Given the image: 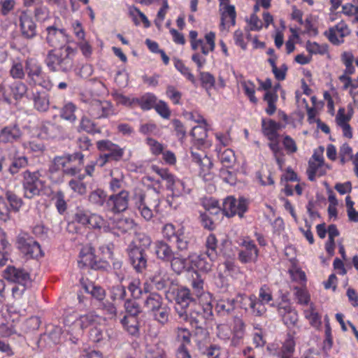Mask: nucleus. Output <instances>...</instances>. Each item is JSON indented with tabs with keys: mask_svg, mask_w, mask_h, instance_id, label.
Wrapping results in <instances>:
<instances>
[{
	"mask_svg": "<svg viewBox=\"0 0 358 358\" xmlns=\"http://www.w3.org/2000/svg\"><path fill=\"white\" fill-rule=\"evenodd\" d=\"M41 132L42 135L48 138H64L66 134L62 126L51 122H44L41 127Z\"/></svg>",
	"mask_w": 358,
	"mask_h": 358,
	"instance_id": "obj_25",
	"label": "nucleus"
},
{
	"mask_svg": "<svg viewBox=\"0 0 358 358\" xmlns=\"http://www.w3.org/2000/svg\"><path fill=\"white\" fill-rule=\"evenodd\" d=\"M150 315L159 324L164 325L169 320L170 308L166 304L164 303Z\"/></svg>",
	"mask_w": 358,
	"mask_h": 358,
	"instance_id": "obj_36",
	"label": "nucleus"
},
{
	"mask_svg": "<svg viewBox=\"0 0 358 358\" xmlns=\"http://www.w3.org/2000/svg\"><path fill=\"white\" fill-rule=\"evenodd\" d=\"M168 189L172 192L173 196H180L189 192L188 189H186L185 184L183 181L175 178L173 183H171L168 187Z\"/></svg>",
	"mask_w": 358,
	"mask_h": 358,
	"instance_id": "obj_47",
	"label": "nucleus"
},
{
	"mask_svg": "<svg viewBox=\"0 0 358 358\" xmlns=\"http://www.w3.org/2000/svg\"><path fill=\"white\" fill-rule=\"evenodd\" d=\"M83 102L86 104L87 113L93 119L107 118L115 114L113 106L108 101L88 99Z\"/></svg>",
	"mask_w": 358,
	"mask_h": 358,
	"instance_id": "obj_4",
	"label": "nucleus"
},
{
	"mask_svg": "<svg viewBox=\"0 0 358 358\" xmlns=\"http://www.w3.org/2000/svg\"><path fill=\"white\" fill-rule=\"evenodd\" d=\"M241 86L245 94L248 97L250 101L253 103H257L258 100L255 96V84L250 80H244L241 82Z\"/></svg>",
	"mask_w": 358,
	"mask_h": 358,
	"instance_id": "obj_55",
	"label": "nucleus"
},
{
	"mask_svg": "<svg viewBox=\"0 0 358 358\" xmlns=\"http://www.w3.org/2000/svg\"><path fill=\"white\" fill-rule=\"evenodd\" d=\"M25 71L31 83L34 85H38L43 88L50 90L52 84L43 71L41 64L34 59L26 60Z\"/></svg>",
	"mask_w": 358,
	"mask_h": 358,
	"instance_id": "obj_5",
	"label": "nucleus"
},
{
	"mask_svg": "<svg viewBox=\"0 0 358 358\" xmlns=\"http://www.w3.org/2000/svg\"><path fill=\"white\" fill-rule=\"evenodd\" d=\"M176 334L177 340L181 343L177 351H179L181 348L185 351H188L186 346L191 342L190 331L186 328L178 327L176 329Z\"/></svg>",
	"mask_w": 358,
	"mask_h": 358,
	"instance_id": "obj_40",
	"label": "nucleus"
},
{
	"mask_svg": "<svg viewBox=\"0 0 358 358\" xmlns=\"http://www.w3.org/2000/svg\"><path fill=\"white\" fill-rule=\"evenodd\" d=\"M145 358H167L165 351L158 345L148 348Z\"/></svg>",
	"mask_w": 358,
	"mask_h": 358,
	"instance_id": "obj_64",
	"label": "nucleus"
},
{
	"mask_svg": "<svg viewBox=\"0 0 358 358\" xmlns=\"http://www.w3.org/2000/svg\"><path fill=\"white\" fill-rule=\"evenodd\" d=\"M17 248L28 259H36L44 255L39 243L27 233H20L17 238Z\"/></svg>",
	"mask_w": 358,
	"mask_h": 358,
	"instance_id": "obj_6",
	"label": "nucleus"
},
{
	"mask_svg": "<svg viewBox=\"0 0 358 358\" xmlns=\"http://www.w3.org/2000/svg\"><path fill=\"white\" fill-rule=\"evenodd\" d=\"M99 320V316L94 313L80 315L71 322L67 331L71 335L80 336L83 334L85 329L96 324Z\"/></svg>",
	"mask_w": 358,
	"mask_h": 358,
	"instance_id": "obj_12",
	"label": "nucleus"
},
{
	"mask_svg": "<svg viewBox=\"0 0 358 358\" xmlns=\"http://www.w3.org/2000/svg\"><path fill=\"white\" fill-rule=\"evenodd\" d=\"M218 158L226 168H231L236 162L234 152L231 149H225L222 152L218 155Z\"/></svg>",
	"mask_w": 358,
	"mask_h": 358,
	"instance_id": "obj_48",
	"label": "nucleus"
},
{
	"mask_svg": "<svg viewBox=\"0 0 358 358\" xmlns=\"http://www.w3.org/2000/svg\"><path fill=\"white\" fill-rule=\"evenodd\" d=\"M136 226L134 220L129 217L118 216L113 221V228L124 234L133 229Z\"/></svg>",
	"mask_w": 358,
	"mask_h": 358,
	"instance_id": "obj_30",
	"label": "nucleus"
},
{
	"mask_svg": "<svg viewBox=\"0 0 358 358\" xmlns=\"http://www.w3.org/2000/svg\"><path fill=\"white\" fill-rule=\"evenodd\" d=\"M188 259L192 266L198 268L203 272H208L211 270L213 262L216 259H211L207 255V252L201 253L199 255L192 254L189 255Z\"/></svg>",
	"mask_w": 358,
	"mask_h": 358,
	"instance_id": "obj_23",
	"label": "nucleus"
},
{
	"mask_svg": "<svg viewBox=\"0 0 358 358\" xmlns=\"http://www.w3.org/2000/svg\"><path fill=\"white\" fill-rule=\"evenodd\" d=\"M295 349V341L289 336L283 343L278 353V358H292Z\"/></svg>",
	"mask_w": 358,
	"mask_h": 358,
	"instance_id": "obj_38",
	"label": "nucleus"
},
{
	"mask_svg": "<svg viewBox=\"0 0 358 358\" xmlns=\"http://www.w3.org/2000/svg\"><path fill=\"white\" fill-rule=\"evenodd\" d=\"M208 320L200 312L192 313L188 315V320H185L189 322L193 327L196 329H203V326L206 324V320Z\"/></svg>",
	"mask_w": 358,
	"mask_h": 358,
	"instance_id": "obj_52",
	"label": "nucleus"
},
{
	"mask_svg": "<svg viewBox=\"0 0 358 358\" xmlns=\"http://www.w3.org/2000/svg\"><path fill=\"white\" fill-rule=\"evenodd\" d=\"M238 299H239L238 302L242 309L246 311L250 310L251 313L254 316L262 317L260 306L256 301V295L238 294L237 296Z\"/></svg>",
	"mask_w": 358,
	"mask_h": 358,
	"instance_id": "obj_24",
	"label": "nucleus"
},
{
	"mask_svg": "<svg viewBox=\"0 0 358 358\" xmlns=\"http://www.w3.org/2000/svg\"><path fill=\"white\" fill-rule=\"evenodd\" d=\"M127 252L130 263L135 271L138 273H143L147 267L148 262V257L145 251L127 248Z\"/></svg>",
	"mask_w": 358,
	"mask_h": 358,
	"instance_id": "obj_21",
	"label": "nucleus"
},
{
	"mask_svg": "<svg viewBox=\"0 0 358 358\" xmlns=\"http://www.w3.org/2000/svg\"><path fill=\"white\" fill-rule=\"evenodd\" d=\"M278 96L275 92H266L264 96V100L266 101L268 106L265 109L266 113L268 115H272L276 110L275 103L278 101Z\"/></svg>",
	"mask_w": 358,
	"mask_h": 358,
	"instance_id": "obj_51",
	"label": "nucleus"
},
{
	"mask_svg": "<svg viewBox=\"0 0 358 358\" xmlns=\"http://www.w3.org/2000/svg\"><path fill=\"white\" fill-rule=\"evenodd\" d=\"M90 338L94 343H100L108 341L109 336L101 328L94 327L90 329Z\"/></svg>",
	"mask_w": 358,
	"mask_h": 358,
	"instance_id": "obj_53",
	"label": "nucleus"
},
{
	"mask_svg": "<svg viewBox=\"0 0 358 358\" xmlns=\"http://www.w3.org/2000/svg\"><path fill=\"white\" fill-rule=\"evenodd\" d=\"M78 264L80 268L90 267L94 270L108 271L110 264L108 261L97 259L91 249H82L80 252Z\"/></svg>",
	"mask_w": 358,
	"mask_h": 358,
	"instance_id": "obj_8",
	"label": "nucleus"
},
{
	"mask_svg": "<svg viewBox=\"0 0 358 358\" xmlns=\"http://www.w3.org/2000/svg\"><path fill=\"white\" fill-rule=\"evenodd\" d=\"M217 239L215 234H210L207 236L205 246L206 252L211 259H217Z\"/></svg>",
	"mask_w": 358,
	"mask_h": 358,
	"instance_id": "obj_37",
	"label": "nucleus"
},
{
	"mask_svg": "<svg viewBox=\"0 0 358 358\" xmlns=\"http://www.w3.org/2000/svg\"><path fill=\"white\" fill-rule=\"evenodd\" d=\"M174 242L178 250L185 251L188 249L190 241L188 236L185 233L184 227H182L178 229V234L174 238Z\"/></svg>",
	"mask_w": 358,
	"mask_h": 358,
	"instance_id": "obj_42",
	"label": "nucleus"
},
{
	"mask_svg": "<svg viewBox=\"0 0 358 358\" xmlns=\"http://www.w3.org/2000/svg\"><path fill=\"white\" fill-rule=\"evenodd\" d=\"M239 245L241 249L238 253V259L242 264L257 262L259 257V250L254 241L245 237Z\"/></svg>",
	"mask_w": 358,
	"mask_h": 358,
	"instance_id": "obj_10",
	"label": "nucleus"
},
{
	"mask_svg": "<svg viewBox=\"0 0 358 358\" xmlns=\"http://www.w3.org/2000/svg\"><path fill=\"white\" fill-rule=\"evenodd\" d=\"M97 148L105 153L110 161L120 162L124 154V148L108 140H102L97 142Z\"/></svg>",
	"mask_w": 358,
	"mask_h": 358,
	"instance_id": "obj_17",
	"label": "nucleus"
},
{
	"mask_svg": "<svg viewBox=\"0 0 358 358\" xmlns=\"http://www.w3.org/2000/svg\"><path fill=\"white\" fill-rule=\"evenodd\" d=\"M28 165V159L24 156L15 157L9 166L8 172L14 176L17 174L20 169L25 168Z\"/></svg>",
	"mask_w": 358,
	"mask_h": 358,
	"instance_id": "obj_46",
	"label": "nucleus"
},
{
	"mask_svg": "<svg viewBox=\"0 0 358 358\" xmlns=\"http://www.w3.org/2000/svg\"><path fill=\"white\" fill-rule=\"evenodd\" d=\"M270 306L277 308L278 315L287 327H292L296 324L299 320L298 313L288 301L282 299L277 305L272 303Z\"/></svg>",
	"mask_w": 358,
	"mask_h": 358,
	"instance_id": "obj_11",
	"label": "nucleus"
},
{
	"mask_svg": "<svg viewBox=\"0 0 358 358\" xmlns=\"http://www.w3.org/2000/svg\"><path fill=\"white\" fill-rule=\"evenodd\" d=\"M236 301L234 299H221L217 301L215 309L221 315L229 314L235 309Z\"/></svg>",
	"mask_w": 358,
	"mask_h": 358,
	"instance_id": "obj_39",
	"label": "nucleus"
},
{
	"mask_svg": "<svg viewBox=\"0 0 358 358\" xmlns=\"http://www.w3.org/2000/svg\"><path fill=\"white\" fill-rule=\"evenodd\" d=\"M48 44L55 48L50 50L44 59L48 70L51 72H69L74 66L73 59L77 50L69 45L65 46L70 41V36L66 29H59L55 25L46 28Z\"/></svg>",
	"mask_w": 358,
	"mask_h": 358,
	"instance_id": "obj_1",
	"label": "nucleus"
},
{
	"mask_svg": "<svg viewBox=\"0 0 358 358\" xmlns=\"http://www.w3.org/2000/svg\"><path fill=\"white\" fill-rule=\"evenodd\" d=\"M76 106L72 102H69L61 108L60 117L64 120L73 122L76 120Z\"/></svg>",
	"mask_w": 358,
	"mask_h": 358,
	"instance_id": "obj_50",
	"label": "nucleus"
},
{
	"mask_svg": "<svg viewBox=\"0 0 358 358\" xmlns=\"http://www.w3.org/2000/svg\"><path fill=\"white\" fill-rule=\"evenodd\" d=\"M248 200L244 197H240L238 200L232 196H227L222 204L223 213L228 217L238 215L243 217L248 209Z\"/></svg>",
	"mask_w": 358,
	"mask_h": 358,
	"instance_id": "obj_7",
	"label": "nucleus"
},
{
	"mask_svg": "<svg viewBox=\"0 0 358 358\" xmlns=\"http://www.w3.org/2000/svg\"><path fill=\"white\" fill-rule=\"evenodd\" d=\"M191 135L199 145H203L207 137V131L203 126H195L192 129Z\"/></svg>",
	"mask_w": 358,
	"mask_h": 358,
	"instance_id": "obj_58",
	"label": "nucleus"
},
{
	"mask_svg": "<svg viewBox=\"0 0 358 358\" xmlns=\"http://www.w3.org/2000/svg\"><path fill=\"white\" fill-rule=\"evenodd\" d=\"M219 12L221 15L220 27L222 30L235 26L236 12L234 6L224 5V6H220Z\"/></svg>",
	"mask_w": 358,
	"mask_h": 358,
	"instance_id": "obj_22",
	"label": "nucleus"
},
{
	"mask_svg": "<svg viewBox=\"0 0 358 358\" xmlns=\"http://www.w3.org/2000/svg\"><path fill=\"white\" fill-rule=\"evenodd\" d=\"M192 161L199 166V176L206 181L210 180L213 178L211 169L213 168V162L203 151L191 152Z\"/></svg>",
	"mask_w": 358,
	"mask_h": 358,
	"instance_id": "obj_14",
	"label": "nucleus"
},
{
	"mask_svg": "<svg viewBox=\"0 0 358 358\" xmlns=\"http://www.w3.org/2000/svg\"><path fill=\"white\" fill-rule=\"evenodd\" d=\"M173 63L175 68L186 78L190 81L193 85L196 84V80L194 76L191 73L189 67L186 66L181 59L173 58Z\"/></svg>",
	"mask_w": 358,
	"mask_h": 358,
	"instance_id": "obj_45",
	"label": "nucleus"
},
{
	"mask_svg": "<svg viewBox=\"0 0 358 358\" xmlns=\"http://www.w3.org/2000/svg\"><path fill=\"white\" fill-rule=\"evenodd\" d=\"M87 227L92 229H101L106 227V221L99 215L90 213Z\"/></svg>",
	"mask_w": 358,
	"mask_h": 358,
	"instance_id": "obj_59",
	"label": "nucleus"
},
{
	"mask_svg": "<svg viewBox=\"0 0 358 358\" xmlns=\"http://www.w3.org/2000/svg\"><path fill=\"white\" fill-rule=\"evenodd\" d=\"M350 33V30L348 25L341 21L333 27H331L329 31H325L324 34L328 38L329 41L334 44L338 45L343 42V38Z\"/></svg>",
	"mask_w": 358,
	"mask_h": 358,
	"instance_id": "obj_19",
	"label": "nucleus"
},
{
	"mask_svg": "<svg viewBox=\"0 0 358 358\" xmlns=\"http://www.w3.org/2000/svg\"><path fill=\"white\" fill-rule=\"evenodd\" d=\"M129 193L127 190H122L117 194L110 195L106 201L105 206L106 210L113 213L124 212L128 208Z\"/></svg>",
	"mask_w": 358,
	"mask_h": 358,
	"instance_id": "obj_13",
	"label": "nucleus"
},
{
	"mask_svg": "<svg viewBox=\"0 0 358 358\" xmlns=\"http://www.w3.org/2000/svg\"><path fill=\"white\" fill-rule=\"evenodd\" d=\"M32 100L34 106L39 112H45L49 108V96L45 92L33 91Z\"/></svg>",
	"mask_w": 358,
	"mask_h": 358,
	"instance_id": "obj_29",
	"label": "nucleus"
},
{
	"mask_svg": "<svg viewBox=\"0 0 358 358\" xmlns=\"http://www.w3.org/2000/svg\"><path fill=\"white\" fill-rule=\"evenodd\" d=\"M273 299V294L270 287L266 285H262L259 290L258 297L256 296L257 303L260 306L262 316L264 315L267 311L265 305L269 304Z\"/></svg>",
	"mask_w": 358,
	"mask_h": 358,
	"instance_id": "obj_27",
	"label": "nucleus"
},
{
	"mask_svg": "<svg viewBox=\"0 0 358 358\" xmlns=\"http://www.w3.org/2000/svg\"><path fill=\"white\" fill-rule=\"evenodd\" d=\"M280 129V123L271 119L267 120L265 119L262 120V133L270 141H273L278 138L279 134L278 131Z\"/></svg>",
	"mask_w": 358,
	"mask_h": 358,
	"instance_id": "obj_26",
	"label": "nucleus"
},
{
	"mask_svg": "<svg viewBox=\"0 0 358 358\" xmlns=\"http://www.w3.org/2000/svg\"><path fill=\"white\" fill-rule=\"evenodd\" d=\"M106 196L107 194L105 191L101 189H96L90 193L88 201L92 205L101 207L103 206L105 203H106Z\"/></svg>",
	"mask_w": 358,
	"mask_h": 358,
	"instance_id": "obj_41",
	"label": "nucleus"
},
{
	"mask_svg": "<svg viewBox=\"0 0 358 358\" xmlns=\"http://www.w3.org/2000/svg\"><path fill=\"white\" fill-rule=\"evenodd\" d=\"M6 197L10 203V208L14 212H18L23 205L22 199L11 191L6 192Z\"/></svg>",
	"mask_w": 358,
	"mask_h": 358,
	"instance_id": "obj_54",
	"label": "nucleus"
},
{
	"mask_svg": "<svg viewBox=\"0 0 358 358\" xmlns=\"http://www.w3.org/2000/svg\"><path fill=\"white\" fill-rule=\"evenodd\" d=\"M53 200L59 213L63 214L67 208L64 192L62 191H57L54 196Z\"/></svg>",
	"mask_w": 358,
	"mask_h": 358,
	"instance_id": "obj_62",
	"label": "nucleus"
},
{
	"mask_svg": "<svg viewBox=\"0 0 358 358\" xmlns=\"http://www.w3.org/2000/svg\"><path fill=\"white\" fill-rule=\"evenodd\" d=\"M168 262L171 263V269L177 274L182 273L186 268L187 259L178 253H176Z\"/></svg>",
	"mask_w": 358,
	"mask_h": 358,
	"instance_id": "obj_43",
	"label": "nucleus"
},
{
	"mask_svg": "<svg viewBox=\"0 0 358 358\" xmlns=\"http://www.w3.org/2000/svg\"><path fill=\"white\" fill-rule=\"evenodd\" d=\"M152 170L159 176L163 180L166 182V187L171 183H173V180L176 178V177L167 169H163L157 165H152Z\"/></svg>",
	"mask_w": 358,
	"mask_h": 358,
	"instance_id": "obj_56",
	"label": "nucleus"
},
{
	"mask_svg": "<svg viewBox=\"0 0 358 358\" xmlns=\"http://www.w3.org/2000/svg\"><path fill=\"white\" fill-rule=\"evenodd\" d=\"M84 178V176H80L79 179H71L69 182V187L74 192L80 195L85 194L87 192V186L82 182Z\"/></svg>",
	"mask_w": 358,
	"mask_h": 358,
	"instance_id": "obj_57",
	"label": "nucleus"
},
{
	"mask_svg": "<svg viewBox=\"0 0 358 358\" xmlns=\"http://www.w3.org/2000/svg\"><path fill=\"white\" fill-rule=\"evenodd\" d=\"M23 131L17 123L6 125L0 129V143H17L21 141Z\"/></svg>",
	"mask_w": 358,
	"mask_h": 358,
	"instance_id": "obj_16",
	"label": "nucleus"
},
{
	"mask_svg": "<svg viewBox=\"0 0 358 358\" xmlns=\"http://www.w3.org/2000/svg\"><path fill=\"white\" fill-rule=\"evenodd\" d=\"M157 101V96L152 93H145L140 97H135L133 101L143 110H149L154 108Z\"/></svg>",
	"mask_w": 358,
	"mask_h": 358,
	"instance_id": "obj_32",
	"label": "nucleus"
},
{
	"mask_svg": "<svg viewBox=\"0 0 358 358\" xmlns=\"http://www.w3.org/2000/svg\"><path fill=\"white\" fill-rule=\"evenodd\" d=\"M22 190L24 197L31 199L41 194L45 187V181L42 179L39 171L26 170L22 173Z\"/></svg>",
	"mask_w": 358,
	"mask_h": 358,
	"instance_id": "obj_3",
	"label": "nucleus"
},
{
	"mask_svg": "<svg viewBox=\"0 0 358 358\" xmlns=\"http://www.w3.org/2000/svg\"><path fill=\"white\" fill-rule=\"evenodd\" d=\"M152 241L150 236L144 233H136L135 236L129 245V249H138L141 251H145L151 245Z\"/></svg>",
	"mask_w": 358,
	"mask_h": 358,
	"instance_id": "obj_31",
	"label": "nucleus"
},
{
	"mask_svg": "<svg viewBox=\"0 0 358 358\" xmlns=\"http://www.w3.org/2000/svg\"><path fill=\"white\" fill-rule=\"evenodd\" d=\"M4 277L8 280L18 285H27L30 282L29 273L24 269L17 268L15 266H8L4 271Z\"/></svg>",
	"mask_w": 358,
	"mask_h": 358,
	"instance_id": "obj_20",
	"label": "nucleus"
},
{
	"mask_svg": "<svg viewBox=\"0 0 358 358\" xmlns=\"http://www.w3.org/2000/svg\"><path fill=\"white\" fill-rule=\"evenodd\" d=\"M176 301V311L179 317L182 320H188V313L186 309L191 303L195 302L196 299L192 294L191 290L187 287H181L177 289L176 295L175 296Z\"/></svg>",
	"mask_w": 358,
	"mask_h": 358,
	"instance_id": "obj_9",
	"label": "nucleus"
},
{
	"mask_svg": "<svg viewBox=\"0 0 358 358\" xmlns=\"http://www.w3.org/2000/svg\"><path fill=\"white\" fill-rule=\"evenodd\" d=\"M10 89L15 100L22 99L27 91L26 85L21 82L13 83Z\"/></svg>",
	"mask_w": 358,
	"mask_h": 358,
	"instance_id": "obj_63",
	"label": "nucleus"
},
{
	"mask_svg": "<svg viewBox=\"0 0 358 358\" xmlns=\"http://www.w3.org/2000/svg\"><path fill=\"white\" fill-rule=\"evenodd\" d=\"M78 129L79 131H83L89 134H96L101 132L96 124L87 116L82 117Z\"/></svg>",
	"mask_w": 358,
	"mask_h": 358,
	"instance_id": "obj_44",
	"label": "nucleus"
},
{
	"mask_svg": "<svg viewBox=\"0 0 358 358\" xmlns=\"http://www.w3.org/2000/svg\"><path fill=\"white\" fill-rule=\"evenodd\" d=\"M198 72L199 73V79L203 87L206 88V90H209L214 87L215 79L211 73L201 71Z\"/></svg>",
	"mask_w": 358,
	"mask_h": 358,
	"instance_id": "obj_61",
	"label": "nucleus"
},
{
	"mask_svg": "<svg viewBox=\"0 0 358 358\" xmlns=\"http://www.w3.org/2000/svg\"><path fill=\"white\" fill-rule=\"evenodd\" d=\"M164 304L163 298L156 292L149 294L144 302V306L147 308L149 314L159 308Z\"/></svg>",
	"mask_w": 358,
	"mask_h": 358,
	"instance_id": "obj_35",
	"label": "nucleus"
},
{
	"mask_svg": "<svg viewBox=\"0 0 358 358\" xmlns=\"http://www.w3.org/2000/svg\"><path fill=\"white\" fill-rule=\"evenodd\" d=\"M152 282L157 290H165L169 294L171 292L174 293L175 287L177 285L169 275L162 270L157 271L150 278Z\"/></svg>",
	"mask_w": 358,
	"mask_h": 358,
	"instance_id": "obj_18",
	"label": "nucleus"
},
{
	"mask_svg": "<svg viewBox=\"0 0 358 358\" xmlns=\"http://www.w3.org/2000/svg\"><path fill=\"white\" fill-rule=\"evenodd\" d=\"M84 289L86 292L90 294L92 296L98 301H102L105 298L106 292L104 289L99 285L90 282L84 285Z\"/></svg>",
	"mask_w": 358,
	"mask_h": 358,
	"instance_id": "obj_49",
	"label": "nucleus"
},
{
	"mask_svg": "<svg viewBox=\"0 0 358 358\" xmlns=\"http://www.w3.org/2000/svg\"><path fill=\"white\" fill-rule=\"evenodd\" d=\"M134 208L146 221H150L155 213L159 212L161 203V195L155 187H149L145 192L141 189H135L132 196Z\"/></svg>",
	"mask_w": 358,
	"mask_h": 358,
	"instance_id": "obj_2",
	"label": "nucleus"
},
{
	"mask_svg": "<svg viewBox=\"0 0 358 358\" xmlns=\"http://www.w3.org/2000/svg\"><path fill=\"white\" fill-rule=\"evenodd\" d=\"M155 252L157 257L164 262L170 260L176 252L164 241H157L155 243Z\"/></svg>",
	"mask_w": 358,
	"mask_h": 358,
	"instance_id": "obj_28",
	"label": "nucleus"
},
{
	"mask_svg": "<svg viewBox=\"0 0 358 358\" xmlns=\"http://www.w3.org/2000/svg\"><path fill=\"white\" fill-rule=\"evenodd\" d=\"M190 285L192 289V294L196 299L206 295L203 279L197 272H194L192 274Z\"/></svg>",
	"mask_w": 358,
	"mask_h": 358,
	"instance_id": "obj_33",
	"label": "nucleus"
},
{
	"mask_svg": "<svg viewBox=\"0 0 358 358\" xmlns=\"http://www.w3.org/2000/svg\"><path fill=\"white\" fill-rule=\"evenodd\" d=\"M304 315L306 319L310 321L312 326L319 327L321 324V317L319 314L315 310L313 304L308 309L304 310Z\"/></svg>",
	"mask_w": 358,
	"mask_h": 358,
	"instance_id": "obj_60",
	"label": "nucleus"
},
{
	"mask_svg": "<svg viewBox=\"0 0 358 358\" xmlns=\"http://www.w3.org/2000/svg\"><path fill=\"white\" fill-rule=\"evenodd\" d=\"M21 35L26 39H32L37 35V26L28 10H22L19 15Z\"/></svg>",
	"mask_w": 358,
	"mask_h": 358,
	"instance_id": "obj_15",
	"label": "nucleus"
},
{
	"mask_svg": "<svg viewBox=\"0 0 358 358\" xmlns=\"http://www.w3.org/2000/svg\"><path fill=\"white\" fill-rule=\"evenodd\" d=\"M124 329L131 336H138L139 335V325L136 317L124 316L120 320Z\"/></svg>",
	"mask_w": 358,
	"mask_h": 358,
	"instance_id": "obj_34",
	"label": "nucleus"
}]
</instances>
